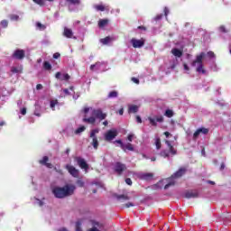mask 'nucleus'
Returning <instances> with one entry per match:
<instances>
[{
    "mask_svg": "<svg viewBox=\"0 0 231 231\" xmlns=\"http://www.w3.org/2000/svg\"><path fill=\"white\" fill-rule=\"evenodd\" d=\"M75 185L73 184H66L63 187L60 186H52L51 190L57 199H64L65 198H69V196H73L75 192Z\"/></svg>",
    "mask_w": 231,
    "mask_h": 231,
    "instance_id": "obj_1",
    "label": "nucleus"
},
{
    "mask_svg": "<svg viewBox=\"0 0 231 231\" xmlns=\"http://www.w3.org/2000/svg\"><path fill=\"white\" fill-rule=\"evenodd\" d=\"M185 172H186L185 168H180L171 178L164 179L159 181L157 184L153 185L152 189L154 190H158V189H162L164 186V189H169V187H172V185H175L176 180H178V178H181L183 174H185Z\"/></svg>",
    "mask_w": 231,
    "mask_h": 231,
    "instance_id": "obj_2",
    "label": "nucleus"
},
{
    "mask_svg": "<svg viewBox=\"0 0 231 231\" xmlns=\"http://www.w3.org/2000/svg\"><path fill=\"white\" fill-rule=\"evenodd\" d=\"M203 59H205V52H201L200 54L197 55L196 60L191 62L192 68H196L197 73H201L205 75L207 70L203 68Z\"/></svg>",
    "mask_w": 231,
    "mask_h": 231,
    "instance_id": "obj_3",
    "label": "nucleus"
},
{
    "mask_svg": "<svg viewBox=\"0 0 231 231\" xmlns=\"http://www.w3.org/2000/svg\"><path fill=\"white\" fill-rule=\"evenodd\" d=\"M165 143L169 150H163L162 152H161L160 155L162 158H169V156L176 155V149H174V146L171 144V141H165Z\"/></svg>",
    "mask_w": 231,
    "mask_h": 231,
    "instance_id": "obj_4",
    "label": "nucleus"
},
{
    "mask_svg": "<svg viewBox=\"0 0 231 231\" xmlns=\"http://www.w3.org/2000/svg\"><path fill=\"white\" fill-rule=\"evenodd\" d=\"M84 114L85 116L83 118V122L86 124H95V122H97L95 116L91 115V107H85Z\"/></svg>",
    "mask_w": 231,
    "mask_h": 231,
    "instance_id": "obj_5",
    "label": "nucleus"
},
{
    "mask_svg": "<svg viewBox=\"0 0 231 231\" xmlns=\"http://www.w3.org/2000/svg\"><path fill=\"white\" fill-rule=\"evenodd\" d=\"M91 115L92 116H95V118H98V120H106L107 117V114L102 112L100 109L91 108Z\"/></svg>",
    "mask_w": 231,
    "mask_h": 231,
    "instance_id": "obj_6",
    "label": "nucleus"
},
{
    "mask_svg": "<svg viewBox=\"0 0 231 231\" xmlns=\"http://www.w3.org/2000/svg\"><path fill=\"white\" fill-rule=\"evenodd\" d=\"M148 120L153 127H156V125H158V122L159 124H162V122H163V116H149Z\"/></svg>",
    "mask_w": 231,
    "mask_h": 231,
    "instance_id": "obj_7",
    "label": "nucleus"
},
{
    "mask_svg": "<svg viewBox=\"0 0 231 231\" xmlns=\"http://www.w3.org/2000/svg\"><path fill=\"white\" fill-rule=\"evenodd\" d=\"M133 48H143V46H144L145 44V40L143 38H141L140 40L136 39V38H133L130 41Z\"/></svg>",
    "mask_w": 231,
    "mask_h": 231,
    "instance_id": "obj_8",
    "label": "nucleus"
},
{
    "mask_svg": "<svg viewBox=\"0 0 231 231\" xmlns=\"http://www.w3.org/2000/svg\"><path fill=\"white\" fill-rule=\"evenodd\" d=\"M117 134L118 132L116 131V129H112L106 132V134H105V138L107 142H111V140H115V138H116Z\"/></svg>",
    "mask_w": 231,
    "mask_h": 231,
    "instance_id": "obj_9",
    "label": "nucleus"
},
{
    "mask_svg": "<svg viewBox=\"0 0 231 231\" xmlns=\"http://www.w3.org/2000/svg\"><path fill=\"white\" fill-rule=\"evenodd\" d=\"M66 169L70 173V175L73 176V178H79V170H77L75 166L67 164Z\"/></svg>",
    "mask_w": 231,
    "mask_h": 231,
    "instance_id": "obj_10",
    "label": "nucleus"
},
{
    "mask_svg": "<svg viewBox=\"0 0 231 231\" xmlns=\"http://www.w3.org/2000/svg\"><path fill=\"white\" fill-rule=\"evenodd\" d=\"M199 134H208V128H199L193 134V140H198V138H199Z\"/></svg>",
    "mask_w": 231,
    "mask_h": 231,
    "instance_id": "obj_11",
    "label": "nucleus"
},
{
    "mask_svg": "<svg viewBox=\"0 0 231 231\" xmlns=\"http://www.w3.org/2000/svg\"><path fill=\"white\" fill-rule=\"evenodd\" d=\"M125 170V164H122L121 162H116L114 166V171L117 172L118 174H122L123 171Z\"/></svg>",
    "mask_w": 231,
    "mask_h": 231,
    "instance_id": "obj_12",
    "label": "nucleus"
},
{
    "mask_svg": "<svg viewBox=\"0 0 231 231\" xmlns=\"http://www.w3.org/2000/svg\"><path fill=\"white\" fill-rule=\"evenodd\" d=\"M14 59L23 60L24 59V51L23 50H16L13 54Z\"/></svg>",
    "mask_w": 231,
    "mask_h": 231,
    "instance_id": "obj_13",
    "label": "nucleus"
},
{
    "mask_svg": "<svg viewBox=\"0 0 231 231\" xmlns=\"http://www.w3.org/2000/svg\"><path fill=\"white\" fill-rule=\"evenodd\" d=\"M63 35L67 39H77V37L73 36V31L68 27L64 28Z\"/></svg>",
    "mask_w": 231,
    "mask_h": 231,
    "instance_id": "obj_14",
    "label": "nucleus"
},
{
    "mask_svg": "<svg viewBox=\"0 0 231 231\" xmlns=\"http://www.w3.org/2000/svg\"><path fill=\"white\" fill-rule=\"evenodd\" d=\"M78 165H79L80 169L88 170V162L83 158L78 157L76 158Z\"/></svg>",
    "mask_w": 231,
    "mask_h": 231,
    "instance_id": "obj_15",
    "label": "nucleus"
},
{
    "mask_svg": "<svg viewBox=\"0 0 231 231\" xmlns=\"http://www.w3.org/2000/svg\"><path fill=\"white\" fill-rule=\"evenodd\" d=\"M104 228V225L98 222H94L93 226L88 231H100Z\"/></svg>",
    "mask_w": 231,
    "mask_h": 231,
    "instance_id": "obj_16",
    "label": "nucleus"
},
{
    "mask_svg": "<svg viewBox=\"0 0 231 231\" xmlns=\"http://www.w3.org/2000/svg\"><path fill=\"white\" fill-rule=\"evenodd\" d=\"M48 156H44L42 158V160L40 161V163L42 165H45V167H47L48 169H53V164L52 163H50L48 162Z\"/></svg>",
    "mask_w": 231,
    "mask_h": 231,
    "instance_id": "obj_17",
    "label": "nucleus"
},
{
    "mask_svg": "<svg viewBox=\"0 0 231 231\" xmlns=\"http://www.w3.org/2000/svg\"><path fill=\"white\" fill-rule=\"evenodd\" d=\"M55 77L59 80H69V76L68 74H66V73L62 74L60 72H57Z\"/></svg>",
    "mask_w": 231,
    "mask_h": 231,
    "instance_id": "obj_18",
    "label": "nucleus"
},
{
    "mask_svg": "<svg viewBox=\"0 0 231 231\" xmlns=\"http://www.w3.org/2000/svg\"><path fill=\"white\" fill-rule=\"evenodd\" d=\"M90 69H91V71H102V63L97 62L94 65H91Z\"/></svg>",
    "mask_w": 231,
    "mask_h": 231,
    "instance_id": "obj_19",
    "label": "nucleus"
},
{
    "mask_svg": "<svg viewBox=\"0 0 231 231\" xmlns=\"http://www.w3.org/2000/svg\"><path fill=\"white\" fill-rule=\"evenodd\" d=\"M123 151H134V146L131 143L122 144Z\"/></svg>",
    "mask_w": 231,
    "mask_h": 231,
    "instance_id": "obj_20",
    "label": "nucleus"
},
{
    "mask_svg": "<svg viewBox=\"0 0 231 231\" xmlns=\"http://www.w3.org/2000/svg\"><path fill=\"white\" fill-rule=\"evenodd\" d=\"M113 41H115V39L113 37L107 36L106 38L101 39L100 43L104 44V45L110 44V42H113Z\"/></svg>",
    "mask_w": 231,
    "mask_h": 231,
    "instance_id": "obj_21",
    "label": "nucleus"
},
{
    "mask_svg": "<svg viewBox=\"0 0 231 231\" xmlns=\"http://www.w3.org/2000/svg\"><path fill=\"white\" fill-rule=\"evenodd\" d=\"M60 106V104H59V100H57V99L51 100L50 107L52 111H55V108L59 107Z\"/></svg>",
    "mask_w": 231,
    "mask_h": 231,
    "instance_id": "obj_22",
    "label": "nucleus"
},
{
    "mask_svg": "<svg viewBox=\"0 0 231 231\" xmlns=\"http://www.w3.org/2000/svg\"><path fill=\"white\" fill-rule=\"evenodd\" d=\"M171 53H172V55H174V57H178V58H180V57H181V55H183V51H181V50L176 49V48L171 50Z\"/></svg>",
    "mask_w": 231,
    "mask_h": 231,
    "instance_id": "obj_23",
    "label": "nucleus"
},
{
    "mask_svg": "<svg viewBox=\"0 0 231 231\" xmlns=\"http://www.w3.org/2000/svg\"><path fill=\"white\" fill-rule=\"evenodd\" d=\"M11 71L12 73H23V65L12 67Z\"/></svg>",
    "mask_w": 231,
    "mask_h": 231,
    "instance_id": "obj_24",
    "label": "nucleus"
},
{
    "mask_svg": "<svg viewBox=\"0 0 231 231\" xmlns=\"http://www.w3.org/2000/svg\"><path fill=\"white\" fill-rule=\"evenodd\" d=\"M44 201H46V199L43 198L42 199H34V204L38 205V207H44L46 204Z\"/></svg>",
    "mask_w": 231,
    "mask_h": 231,
    "instance_id": "obj_25",
    "label": "nucleus"
},
{
    "mask_svg": "<svg viewBox=\"0 0 231 231\" xmlns=\"http://www.w3.org/2000/svg\"><path fill=\"white\" fill-rule=\"evenodd\" d=\"M176 64H178V60H174L173 61H171L169 64H166L167 69H174L176 68Z\"/></svg>",
    "mask_w": 231,
    "mask_h": 231,
    "instance_id": "obj_26",
    "label": "nucleus"
},
{
    "mask_svg": "<svg viewBox=\"0 0 231 231\" xmlns=\"http://www.w3.org/2000/svg\"><path fill=\"white\" fill-rule=\"evenodd\" d=\"M185 197L190 199V198H198V192L196 191H188L185 194Z\"/></svg>",
    "mask_w": 231,
    "mask_h": 231,
    "instance_id": "obj_27",
    "label": "nucleus"
},
{
    "mask_svg": "<svg viewBox=\"0 0 231 231\" xmlns=\"http://www.w3.org/2000/svg\"><path fill=\"white\" fill-rule=\"evenodd\" d=\"M154 145H155L157 151H159V149H162V141H161L160 137H155Z\"/></svg>",
    "mask_w": 231,
    "mask_h": 231,
    "instance_id": "obj_28",
    "label": "nucleus"
},
{
    "mask_svg": "<svg viewBox=\"0 0 231 231\" xmlns=\"http://www.w3.org/2000/svg\"><path fill=\"white\" fill-rule=\"evenodd\" d=\"M109 23V20L107 19H101L98 21V26L100 28H104V26H107V23Z\"/></svg>",
    "mask_w": 231,
    "mask_h": 231,
    "instance_id": "obj_29",
    "label": "nucleus"
},
{
    "mask_svg": "<svg viewBox=\"0 0 231 231\" xmlns=\"http://www.w3.org/2000/svg\"><path fill=\"white\" fill-rule=\"evenodd\" d=\"M94 8L97 12H104V10H106V6H104V5H94Z\"/></svg>",
    "mask_w": 231,
    "mask_h": 231,
    "instance_id": "obj_30",
    "label": "nucleus"
},
{
    "mask_svg": "<svg viewBox=\"0 0 231 231\" xmlns=\"http://www.w3.org/2000/svg\"><path fill=\"white\" fill-rule=\"evenodd\" d=\"M43 69L50 71L51 69V64L49 61L43 62Z\"/></svg>",
    "mask_w": 231,
    "mask_h": 231,
    "instance_id": "obj_31",
    "label": "nucleus"
},
{
    "mask_svg": "<svg viewBox=\"0 0 231 231\" xmlns=\"http://www.w3.org/2000/svg\"><path fill=\"white\" fill-rule=\"evenodd\" d=\"M129 112L130 113H138V106H136V105L130 106Z\"/></svg>",
    "mask_w": 231,
    "mask_h": 231,
    "instance_id": "obj_32",
    "label": "nucleus"
},
{
    "mask_svg": "<svg viewBox=\"0 0 231 231\" xmlns=\"http://www.w3.org/2000/svg\"><path fill=\"white\" fill-rule=\"evenodd\" d=\"M92 145L94 149H98V139L97 137H92Z\"/></svg>",
    "mask_w": 231,
    "mask_h": 231,
    "instance_id": "obj_33",
    "label": "nucleus"
},
{
    "mask_svg": "<svg viewBox=\"0 0 231 231\" xmlns=\"http://www.w3.org/2000/svg\"><path fill=\"white\" fill-rule=\"evenodd\" d=\"M76 231H82V220L76 222Z\"/></svg>",
    "mask_w": 231,
    "mask_h": 231,
    "instance_id": "obj_34",
    "label": "nucleus"
},
{
    "mask_svg": "<svg viewBox=\"0 0 231 231\" xmlns=\"http://www.w3.org/2000/svg\"><path fill=\"white\" fill-rule=\"evenodd\" d=\"M84 131H86V126L82 125L76 129L75 134H80L81 133H84Z\"/></svg>",
    "mask_w": 231,
    "mask_h": 231,
    "instance_id": "obj_35",
    "label": "nucleus"
},
{
    "mask_svg": "<svg viewBox=\"0 0 231 231\" xmlns=\"http://www.w3.org/2000/svg\"><path fill=\"white\" fill-rule=\"evenodd\" d=\"M165 116L168 118H172V116H174V112H172L171 109H168L165 111Z\"/></svg>",
    "mask_w": 231,
    "mask_h": 231,
    "instance_id": "obj_36",
    "label": "nucleus"
},
{
    "mask_svg": "<svg viewBox=\"0 0 231 231\" xmlns=\"http://www.w3.org/2000/svg\"><path fill=\"white\" fill-rule=\"evenodd\" d=\"M116 97H118V92L116 91H111L108 94V98H116Z\"/></svg>",
    "mask_w": 231,
    "mask_h": 231,
    "instance_id": "obj_37",
    "label": "nucleus"
},
{
    "mask_svg": "<svg viewBox=\"0 0 231 231\" xmlns=\"http://www.w3.org/2000/svg\"><path fill=\"white\" fill-rule=\"evenodd\" d=\"M100 130L98 129H94L90 133V138H97V134H98Z\"/></svg>",
    "mask_w": 231,
    "mask_h": 231,
    "instance_id": "obj_38",
    "label": "nucleus"
},
{
    "mask_svg": "<svg viewBox=\"0 0 231 231\" xmlns=\"http://www.w3.org/2000/svg\"><path fill=\"white\" fill-rule=\"evenodd\" d=\"M117 199H125V201H127V200H129L130 199V198H129V196H127V195H119V196H117Z\"/></svg>",
    "mask_w": 231,
    "mask_h": 231,
    "instance_id": "obj_39",
    "label": "nucleus"
},
{
    "mask_svg": "<svg viewBox=\"0 0 231 231\" xmlns=\"http://www.w3.org/2000/svg\"><path fill=\"white\" fill-rule=\"evenodd\" d=\"M11 21H19L21 18L17 14H10Z\"/></svg>",
    "mask_w": 231,
    "mask_h": 231,
    "instance_id": "obj_40",
    "label": "nucleus"
},
{
    "mask_svg": "<svg viewBox=\"0 0 231 231\" xmlns=\"http://www.w3.org/2000/svg\"><path fill=\"white\" fill-rule=\"evenodd\" d=\"M36 28H38V30H46V25H44L41 23H36Z\"/></svg>",
    "mask_w": 231,
    "mask_h": 231,
    "instance_id": "obj_41",
    "label": "nucleus"
},
{
    "mask_svg": "<svg viewBox=\"0 0 231 231\" xmlns=\"http://www.w3.org/2000/svg\"><path fill=\"white\" fill-rule=\"evenodd\" d=\"M69 5H80V0H66Z\"/></svg>",
    "mask_w": 231,
    "mask_h": 231,
    "instance_id": "obj_42",
    "label": "nucleus"
},
{
    "mask_svg": "<svg viewBox=\"0 0 231 231\" xmlns=\"http://www.w3.org/2000/svg\"><path fill=\"white\" fill-rule=\"evenodd\" d=\"M2 28H8V22L6 20H3L1 23H0Z\"/></svg>",
    "mask_w": 231,
    "mask_h": 231,
    "instance_id": "obj_43",
    "label": "nucleus"
},
{
    "mask_svg": "<svg viewBox=\"0 0 231 231\" xmlns=\"http://www.w3.org/2000/svg\"><path fill=\"white\" fill-rule=\"evenodd\" d=\"M35 107H36V109L34 111L35 116H41V112H39V110H37V109H39V106L37 104H35Z\"/></svg>",
    "mask_w": 231,
    "mask_h": 231,
    "instance_id": "obj_44",
    "label": "nucleus"
},
{
    "mask_svg": "<svg viewBox=\"0 0 231 231\" xmlns=\"http://www.w3.org/2000/svg\"><path fill=\"white\" fill-rule=\"evenodd\" d=\"M183 69H184V71H186V72L190 71V68L189 67V65H187V63L183 64Z\"/></svg>",
    "mask_w": 231,
    "mask_h": 231,
    "instance_id": "obj_45",
    "label": "nucleus"
},
{
    "mask_svg": "<svg viewBox=\"0 0 231 231\" xmlns=\"http://www.w3.org/2000/svg\"><path fill=\"white\" fill-rule=\"evenodd\" d=\"M36 5H40V6H42L44 5V1L42 0H32Z\"/></svg>",
    "mask_w": 231,
    "mask_h": 231,
    "instance_id": "obj_46",
    "label": "nucleus"
},
{
    "mask_svg": "<svg viewBox=\"0 0 231 231\" xmlns=\"http://www.w3.org/2000/svg\"><path fill=\"white\" fill-rule=\"evenodd\" d=\"M125 208H130V207H134V204L133 202H128L125 204Z\"/></svg>",
    "mask_w": 231,
    "mask_h": 231,
    "instance_id": "obj_47",
    "label": "nucleus"
},
{
    "mask_svg": "<svg viewBox=\"0 0 231 231\" xmlns=\"http://www.w3.org/2000/svg\"><path fill=\"white\" fill-rule=\"evenodd\" d=\"M133 138H134V134H130L127 136L128 142H133Z\"/></svg>",
    "mask_w": 231,
    "mask_h": 231,
    "instance_id": "obj_48",
    "label": "nucleus"
},
{
    "mask_svg": "<svg viewBox=\"0 0 231 231\" xmlns=\"http://www.w3.org/2000/svg\"><path fill=\"white\" fill-rule=\"evenodd\" d=\"M77 185H79V187H84V181H82L81 180H79L77 181Z\"/></svg>",
    "mask_w": 231,
    "mask_h": 231,
    "instance_id": "obj_49",
    "label": "nucleus"
},
{
    "mask_svg": "<svg viewBox=\"0 0 231 231\" xmlns=\"http://www.w3.org/2000/svg\"><path fill=\"white\" fill-rule=\"evenodd\" d=\"M207 55H208V57H209V59H212V58L215 57V54H214V52H212V51H208V52L207 53Z\"/></svg>",
    "mask_w": 231,
    "mask_h": 231,
    "instance_id": "obj_50",
    "label": "nucleus"
},
{
    "mask_svg": "<svg viewBox=\"0 0 231 231\" xmlns=\"http://www.w3.org/2000/svg\"><path fill=\"white\" fill-rule=\"evenodd\" d=\"M125 183H126L127 185H133V180H131L130 178H127V179L125 180Z\"/></svg>",
    "mask_w": 231,
    "mask_h": 231,
    "instance_id": "obj_51",
    "label": "nucleus"
},
{
    "mask_svg": "<svg viewBox=\"0 0 231 231\" xmlns=\"http://www.w3.org/2000/svg\"><path fill=\"white\" fill-rule=\"evenodd\" d=\"M132 82H134V84H140V80L136 78H132Z\"/></svg>",
    "mask_w": 231,
    "mask_h": 231,
    "instance_id": "obj_52",
    "label": "nucleus"
},
{
    "mask_svg": "<svg viewBox=\"0 0 231 231\" xmlns=\"http://www.w3.org/2000/svg\"><path fill=\"white\" fill-rule=\"evenodd\" d=\"M60 57V53H59V52H55L53 54V59H59Z\"/></svg>",
    "mask_w": 231,
    "mask_h": 231,
    "instance_id": "obj_53",
    "label": "nucleus"
},
{
    "mask_svg": "<svg viewBox=\"0 0 231 231\" xmlns=\"http://www.w3.org/2000/svg\"><path fill=\"white\" fill-rule=\"evenodd\" d=\"M63 93H65V95H71V93L69 92V89H68V88H65V89H63Z\"/></svg>",
    "mask_w": 231,
    "mask_h": 231,
    "instance_id": "obj_54",
    "label": "nucleus"
},
{
    "mask_svg": "<svg viewBox=\"0 0 231 231\" xmlns=\"http://www.w3.org/2000/svg\"><path fill=\"white\" fill-rule=\"evenodd\" d=\"M164 15L167 17L169 15V8H164Z\"/></svg>",
    "mask_w": 231,
    "mask_h": 231,
    "instance_id": "obj_55",
    "label": "nucleus"
},
{
    "mask_svg": "<svg viewBox=\"0 0 231 231\" xmlns=\"http://www.w3.org/2000/svg\"><path fill=\"white\" fill-rule=\"evenodd\" d=\"M116 143H119L121 149H122V145H124V143L122 142V140H116Z\"/></svg>",
    "mask_w": 231,
    "mask_h": 231,
    "instance_id": "obj_56",
    "label": "nucleus"
},
{
    "mask_svg": "<svg viewBox=\"0 0 231 231\" xmlns=\"http://www.w3.org/2000/svg\"><path fill=\"white\" fill-rule=\"evenodd\" d=\"M219 31L223 32L224 33L226 32V29H225V26H220Z\"/></svg>",
    "mask_w": 231,
    "mask_h": 231,
    "instance_id": "obj_57",
    "label": "nucleus"
},
{
    "mask_svg": "<svg viewBox=\"0 0 231 231\" xmlns=\"http://www.w3.org/2000/svg\"><path fill=\"white\" fill-rule=\"evenodd\" d=\"M136 122L138 124H142V117H140L139 116H136Z\"/></svg>",
    "mask_w": 231,
    "mask_h": 231,
    "instance_id": "obj_58",
    "label": "nucleus"
},
{
    "mask_svg": "<svg viewBox=\"0 0 231 231\" xmlns=\"http://www.w3.org/2000/svg\"><path fill=\"white\" fill-rule=\"evenodd\" d=\"M162 17H163V14H158V15L155 17V21H160V19H162Z\"/></svg>",
    "mask_w": 231,
    "mask_h": 231,
    "instance_id": "obj_59",
    "label": "nucleus"
},
{
    "mask_svg": "<svg viewBox=\"0 0 231 231\" xmlns=\"http://www.w3.org/2000/svg\"><path fill=\"white\" fill-rule=\"evenodd\" d=\"M225 162H222L221 165H220V171H223L225 170Z\"/></svg>",
    "mask_w": 231,
    "mask_h": 231,
    "instance_id": "obj_60",
    "label": "nucleus"
},
{
    "mask_svg": "<svg viewBox=\"0 0 231 231\" xmlns=\"http://www.w3.org/2000/svg\"><path fill=\"white\" fill-rule=\"evenodd\" d=\"M21 114L22 115H26V108H22Z\"/></svg>",
    "mask_w": 231,
    "mask_h": 231,
    "instance_id": "obj_61",
    "label": "nucleus"
},
{
    "mask_svg": "<svg viewBox=\"0 0 231 231\" xmlns=\"http://www.w3.org/2000/svg\"><path fill=\"white\" fill-rule=\"evenodd\" d=\"M164 135L166 136V138H169L171 136V133L169 132H164Z\"/></svg>",
    "mask_w": 231,
    "mask_h": 231,
    "instance_id": "obj_62",
    "label": "nucleus"
},
{
    "mask_svg": "<svg viewBox=\"0 0 231 231\" xmlns=\"http://www.w3.org/2000/svg\"><path fill=\"white\" fill-rule=\"evenodd\" d=\"M36 89H42V85H41V84H38L37 86H36Z\"/></svg>",
    "mask_w": 231,
    "mask_h": 231,
    "instance_id": "obj_63",
    "label": "nucleus"
},
{
    "mask_svg": "<svg viewBox=\"0 0 231 231\" xmlns=\"http://www.w3.org/2000/svg\"><path fill=\"white\" fill-rule=\"evenodd\" d=\"M119 115H124V108H121V109L119 110Z\"/></svg>",
    "mask_w": 231,
    "mask_h": 231,
    "instance_id": "obj_64",
    "label": "nucleus"
}]
</instances>
